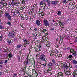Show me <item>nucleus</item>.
Returning a JSON list of instances; mask_svg holds the SVG:
<instances>
[{
  "instance_id": "5",
  "label": "nucleus",
  "mask_w": 77,
  "mask_h": 77,
  "mask_svg": "<svg viewBox=\"0 0 77 77\" xmlns=\"http://www.w3.org/2000/svg\"><path fill=\"white\" fill-rule=\"evenodd\" d=\"M22 40L24 41V44H25L27 45H29V44H30V42L28 41H27V39H22Z\"/></svg>"
},
{
  "instance_id": "39",
  "label": "nucleus",
  "mask_w": 77,
  "mask_h": 77,
  "mask_svg": "<svg viewBox=\"0 0 77 77\" xmlns=\"http://www.w3.org/2000/svg\"><path fill=\"white\" fill-rule=\"evenodd\" d=\"M37 53H38V54H37V55H39V56H41V52H39V51H37Z\"/></svg>"
},
{
  "instance_id": "10",
  "label": "nucleus",
  "mask_w": 77,
  "mask_h": 77,
  "mask_svg": "<svg viewBox=\"0 0 77 77\" xmlns=\"http://www.w3.org/2000/svg\"><path fill=\"white\" fill-rule=\"evenodd\" d=\"M7 18L8 20L9 21H11L12 20V17L11 16H8L7 17Z\"/></svg>"
},
{
  "instance_id": "16",
  "label": "nucleus",
  "mask_w": 77,
  "mask_h": 77,
  "mask_svg": "<svg viewBox=\"0 0 77 77\" xmlns=\"http://www.w3.org/2000/svg\"><path fill=\"white\" fill-rule=\"evenodd\" d=\"M13 41L14 42H17V41H18V38H17V37H15Z\"/></svg>"
},
{
  "instance_id": "21",
  "label": "nucleus",
  "mask_w": 77,
  "mask_h": 77,
  "mask_svg": "<svg viewBox=\"0 0 77 77\" xmlns=\"http://www.w3.org/2000/svg\"><path fill=\"white\" fill-rule=\"evenodd\" d=\"M5 3V1L4 0H2L0 2L1 4V5H2L4 4V3Z\"/></svg>"
},
{
  "instance_id": "46",
  "label": "nucleus",
  "mask_w": 77,
  "mask_h": 77,
  "mask_svg": "<svg viewBox=\"0 0 77 77\" xmlns=\"http://www.w3.org/2000/svg\"><path fill=\"white\" fill-rule=\"evenodd\" d=\"M43 33H45V29H44L42 31Z\"/></svg>"
},
{
  "instance_id": "6",
  "label": "nucleus",
  "mask_w": 77,
  "mask_h": 77,
  "mask_svg": "<svg viewBox=\"0 0 77 77\" xmlns=\"http://www.w3.org/2000/svg\"><path fill=\"white\" fill-rule=\"evenodd\" d=\"M7 43L8 45H12V40L8 39L7 41Z\"/></svg>"
},
{
  "instance_id": "56",
  "label": "nucleus",
  "mask_w": 77,
  "mask_h": 77,
  "mask_svg": "<svg viewBox=\"0 0 77 77\" xmlns=\"http://www.w3.org/2000/svg\"><path fill=\"white\" fill-rule=\"evenodd\" d=\"M35 31H37V28H35L34 29Z\"/></svg>"
},
{
  "instance_id": "57",
  "label": "nucleus",
  "mask_w": 77,
  "mask_h": 77,
  "mask_svg": "<svg viewBox=\"0 0 77 77\" xmlns=\"http://www.w3.org/2000/svg\"><path fill=\"white\" fill-rule=\"evenodd\" d=\"M67 50H70V48L69 47H68L67 48Z\"/></svg>"
},
{
  "instance_id": "58",
  "label": "nucleus",
  "mask_w": 77,
  "mask_h": 77,
  "mask_svg": "<svg viewBox=\"0 0 77 77\" xmlns=\"http://www.w3.org/2000/svg\"><path fill=\"white\" fill-rule=\"evenodd\" d=\"M14 76H17V74H14Z\"/></svg>"
},
{
  "instance_id": "18",
  "label": "nucleus",
  "mask_w": 77,
  "mask_h": 77,
  "mask_svg": "<svg viewBox=\"0 0 77 77\" xmlns=\"http://www.w3.org/2000/svg\"><path fill=\"white\" fill-rule=\"evenodd\" d=\"M7 25H8L9 26H12V24L10 22L8 21L7 23Z\"/></svg>"
},
{
  "instance_id": "7",
  "label": "nucleus",
  "mask_w": 77,
  "mask_h": 77,
  "mask_svg": "<svg viewBox=\"0 0 77 77\" xmlns=\"http://www.w3.org/2000/svg\"><path fill=\"white\" fill-rule=\"evenodd\" d=\"M23 47V45L21 44H18L17 46V48H22Z\"/></svg>"
},
{
  "instance_id": "44",
  "label": "nucleus",
  "mask_w": 77,
  "mask_h": 77,
  "mask_svg": "<svg viewBox=\"0 0 77 77\" xmlns=\"http://www.w3.org/2000/svg\"><path fill=\"white\" fill-rule=\"evenodd\" d=\"M53 13V10L51 11L50 12V14L51 13V14H52Z\"/></svg>"
},
{
  "instance_id": "48",
  "label": "nucleus",
  "mask_w": 77,
  "mask_h": 77,
  "mask_svg": "<svg viewBox=\"0 0 77 77\" xmlns=\"http://www.w3.org/2000/svg\"><path fill=\"white\" fill-rule=\"evenodd\" d=\"M38 47L40 50H41V45H39L38 46Z\"/></svg>"
},
{
  "instance_id": "51",
  "label": "nucleus",
  "mask_w": 77,
  "mask_h": 77,
  "mask_svg": "<svg viewBox=\"0 0 77 77\" xmlns=\"http://www.w3.org/2000/svg\"><path fill=\"white\" fill-rule=\"evenodd\" d=\"M27 45L25 44H24V47H27Z\"/></svg>"
},
{
  "instance_id": "2",
  "label": "nucleus",
  "mask_w": 77,
  "mask_h": 77,
  "mask_svg": "<svg viewBox=\"0 0 77 77\" xmlns=\"http://www.w3.org/2000/svg\"><path fill=\"white\" fill-rule=\"evenodd\" d=\"M43 25L46 27H48L50 24H49V22L46 19H44L43 20Z\"/></svg>"
},
{
  "instance_id": "13",
  "label": "nucleus",
  "mask_w": 77,
  "mask_h": 77,
  "mask_svg": "<svg viewBox=\"0 0 77 77\" xmlns=\"http://www.w3.org/2000/svg\"><path fill=\"white\" fill-rule=\"evenodd\" d=\"M4 14L5 15V17H8V16H9V13H8V12H6L5 13V14Z\"/></svg>"
},
{
  "instance_id": "36",
  "label": "nucleus",
  "mask_w": 77,
  "mask_h": 77,
  "mask_svg": "<svg viewBox=\"0 0 77 77\" xmlns=\"http://www.w3.org/2000/svg\"><path fill=\"white\" fill-rule=\"evenodd\" d=\"M41 12L40 13V14L41 15H42V16H44V14H44V13H43V12L41 11Z\"/></svg>"
},
{
  "instance_id": "42",
  "label": "nucleus",
  "mask_w": 77,
  "mask_h": 77,
  "mask_svg": "<svg viewBox=\"0 0 77 77\" xmlns=\"http://www.w3.org/2000/svg\"><path fill=\"white\" fill-rule=\"evenodd\" d=\"M50 30H54V28H52L50 29Z\"/></svg>"
},
{
  "instance_id": "30",
  "label": "nucleus",
  "mask_w": 77,
  "mask_h": 77,
  "mask_svg": "<svg viewBox=\"0 0 77 77\" xmlns=\"http://www.w3.org/2000/svg\"><path fill=\"white\" fill-rule=\"evenodd\" d=\"M72 55H69L68 56V58L69 59H71L72 58Z\"/></svg>"
},
{
  "instance_id": "34",
  "label": "nucleus",
  "mask_w": 77,
  "mask_h": 77,
  "mask_svg": "<svg viewBox=\"0 0 77 77\" xmlns=\"http://www.w3.org/2000/svg\"><path fill=\"white\" fill-rule=\"evenodd\" d=\"M46 46L48 47L50 46V44L48 43L46 45Z\"/></svg>"
},
{
  "instance_id": "1",
  "label": "nucleus",
  "mask_w": 77,
  "mask_h": 77,
  "mask_svg": "<svg viewBox=\"0 0 77 77\" xmlns=\"http://www.w3.org/2000/svg\"><path fill=\"white\" fill-rule=\"evenodd\" d=\"M15 32L12 31L9 32L8 36L10 38H14L15 37Z\"/></svg>"
},
{
  "instance_id": "19",
  "label": "nucleus",
  "mask_w": 77,
  "mask_h": 77,
  "mask_svg": "<svg viewBox=\"0 0 77 77\" xmlns=\"http://www.w3.org/2000/svg\"><path fill=\"white\" fill-rule=\"evenodd\" d=\"M57 14L58 15H61V11L60 10L59 11Z\"/></svg>"
},
{
  "instance_id": "50",
  "label": "nucleus",
  "mask_w": 77,
  "mask_h": 77,
  "mask_svg": "<svg viewBox=\"0 0 77 77\" xmlns=\"http://www.w3.org/2000/svg\"><path fill=\"white\" fill-rule=\"evenodd\" d=\"M2 57H6L5 55H2Z\"/></svg>"
},
{
  "instance_id": "15",
  "label": "nucleus",
  "mask_w": 77,
  "mask_h": 77,
  "mask_svg": "<svg viewBox=\"0 0 77 77\" xmlns=\"http://www.w3.org/2000/svg\"><path fill=\"white\" fill-rule=\"evenodd\" d=\"M77 70H75L74 72H73V75H77Z\"/></svg>"
},
{
  "instance_id": "61",
  "label": "nucleus",
  "mask_w": 77,
  "mask_h": 77,
  "mask_svg": "<svg viewBox=\"0 0 77 77\" xmlns=\"http://www.w3.org/2000/svg\"><path fill=\"white\" fill-rule=\"evenodd\" d=\"M15 4H18V2H15Z\"/></svg>"
},
{
  "instance_id": "12",
  "label": "nucleus",
  "mask_w": 77,
  "mask_h": 77,
  "mask_svg": "<svg viewBox=\"0 0 77 77\" xmlns=\"http://www.w3.org/2000/svg\"><path fill=\"white\" fill-rule=\"evenodd\" d=\"M3 62L5 65H6L7 64V63L8 62V60H3Z\"/></svg>"
},
{
  "instance_id": "31",
  "label": "nucleus",
  "mask_w": 77,
  "mask_h": 77,
  "mask_svg": "<svg viewBox=\"0 0 77 77\" xmlns=\"http://www.w3.org/2000/svg\"><path fill=\"white\" fill-rule=\"evenodd\" d=\"M34 48L35 50V52H37V51H38V48L36 47H34Z\"/></svg>"
},
{
  "instance_id": "38",
  "label": "nucleus",
  "mask_w": 77,
  "mask_h": 77,
  "mask_svg": "<svg viewBox=\"0 0 77 77\" xmlns=\"http://www.w3.org/2000/svg\"><path fill=\"white\" fill-rule=\"evenodd\" d=\"M72 55H74V56H77V54L75 53V52H74L73 53Z\"/></svg>"
},
{
  "instance_id": "43",
  "label": "nucleus",
  "mask_w": 77,
  "mask_h": 77,
  "mask_svg": "<svg viewBox=\"0 0 77 77\" xmlns=\"http://www.w3.org/2000/svg\"><path fill=\"white\" fill-rule=\"evenodd\" d=\"M75 42H77V37L75 39Z\"/></svg>"
},
{
  "instance_id": "40",
  "label": "nucleus",
  "mask_w": 77,
  "mask_h": 77,
  "mask_svg": "<svg viewBox=\"0 0 77 77\" xmlns=\"http://www.w3.org/2000/svg\"><path fill=\"white\" fill-rule=\"evenodd\" d=\"M60 24L63 26V25H64V23L63 22H60Z\"/></svg>"
},
{
  "instance_id": "9",
  "label": "nucleus",
  "mask_w": 77,
  "mask_h": 77,
  "mask_svg": "<svg viewBox=\"0 0 77 77\" xmlns=\"http://www.w3.org/2000/svg\"><path fill=\"white\" fill-rule=\"evenodd\" d=\"M36 24L38 26H40V24H41V22H40V21L39 20H37L36 21Z\"/></svg>"
},
{
  "instance_id": "27",
  "label": "nucleus",
  "mask_w": 77,
  "mask_h": 77,
  "mask_svg": "<svg viewBox=\"0 0 77 77\" xmlns=\"http://www.w3.org/2000/svg\"><path fill=\"white\" fill-rule=\"evenodd\" d=\"M4 72L2 71H0V75H3Z\"/></svg>"
},
{
  "instance_id": "11",
  "label": "nucleus",
  "mask_w": 77,
  "mask_h": 77,
  "mask_svg": "<svg viewBox=\"0 0 77 77\" xmlns=\"http://www.w3.org/2000/svg\"><path fill=\"white\" fill-rule=\"evenodd\" d=\"M51 3L53 5H56L57 3V2L56 1H51Z\"/></svg>"
},
{
  "instance_id": "52",
  "label": "nucleus",
  "mask_w": 77,
  "mask_h": 77,
  "mask_svg": "<svg viewBox=\"0 0 77 77\" xmlns=\"http://www.w3.org/2000/svg\"><path fill=\"white\" fill-rule=\"evenodd\" d=\"M43 4H44V7H45V6H46V5H46V4L44 3Z\"/></svg>"
},
{
  "instance_id": "22",
  "label": "nucleus",
  "mask_w": 77,
  "mask_h": 77,
  "mask_svg": "<svg viewBox=\"0 0 77 77\" xmlns=\"http://www.w3.org/2000/svg\"><path fill=\"white\" fill-rule=\"evenodd\" d=\"M70 53H73V52H74V50L72 49H71L70 50Z\"/></svg>"
},
{
  "instance_id": "29",
  "label": "nucleus",
  "mask_w": 77,
  "mask_h": 77,
  "mask_svg": "<svg viewBox=\"0 0 77 77\" xmlns=\"http://www.w3.org/2000/svg\"><path fill=\"white\" fill-rule=\"evenodd\" d=\"M44 2L43 1H41L40 3V5H43V4H44V2Z\"/></svg>"
},
{
  "instance_id": "37",
  "label": "nucleus",
  "mask_w": 77,
  "mask_h": 77,
  "mask_svg": "<svg viewBox=\"0 0 77 77\" xmlns=\"http://www.w3.org/2000/svg\"><path fill=\"white\" fill-rule=\"evenodd\" d=\"M42 65H43V67H45V68H46V67H47V66H46V65H45V64H43Z\"/></svg>"
},
{
  "instance_id": "49",
  "label": "nucleus",
  "mask_w": 77,
  "mask_h": 77,
  "mask_svg": "<svg viewBox=\"0 0 77 77\" xmlns=\"http://www.w3.org/2000/svg\"><path fill=\"white\" fill-rule=\"evenodd\" d=\"M49 0H43V2H48Z\"/></svg>"
},
{
  "instance_id": "59",
  "label": "nucleus",
  "mask_w": 77,
  "mask_h": 77,
  "mask_svg": "<svg viewBox=\"0 0 77 77\" xmlns=\"http://www.w3.org/2000/svg\"><path fill=\"white\" fill-rule=\"evenodd\" d=\"M50 56H53V55L51 53L50 54Z\"/></svg>"
},
{
  "instance_id": "53",
  "label": "nucleus",
  "mask_w": 77,
  "mask_h": 77,
  "mask_svg": "<svg viewBox=\"0 0 77 77\" xmlns=\"http://www.w3.org/2000/svg\"><path fill=\"white\" fill-rule=\"evenodd\" d=\"M66 0H64L63 1V2L64 3H66Z\"/></svg>"
},
{
  "instance_id": "64",
  "label": "nucleus",
  "mask_w": 77,
  "mask_h": 77,
  "mask_svg": "<svg viewBox=\"0 0 77 77\" xmlns=\"http://www.w3.org/2000/svg\"><path fill=\"white\" fill-rule=\"evenodd\" d=\"M20 15V17H22V16H23V15H22V14H21Z\"/></svg>"
},
{
  "instance_id": "63",
  "label": "nucleus",
  "mask_w": 77,
  "mask_h": 77,
  "mask_svg": "<svg viewBox=\"0 0 77 77\" xmlns=\"http://www.w3.org/2000/svg\"><path fill=\"white\" fill-rule=\"evenodd\" d=\"M73 75V77H75L76 75Z\"/></svg>"
},
{
  "instance_id": "55",
  "label": "nucleus",
  "mask_w": 77,
  "mask_h": 77,
  "mask_svg": "<svg viewBox=\"0 0 77 77\" xmlns=\"http://www.w3.org/2000/svg\"><path fill=\"white\" fill-rule=\"evenodd\" d=\"M0 41H2V37H0Z\"/></svg>"
},
{
  "instance_id": "33",
  "label": "nucleus",
  "mask_w": 77,
  "mask_h": 77,
  "mask_svg": "<svg viewBox=\"0 0 77 77\" xmlns=\"http://www.w3.org/2000/svg\"><path fill=\"white\" fill-rule=\"evenodd\" d=\"M6 5H7V3H6V2H5V3H4L3 5V6H6Z\"/></svg>"
},
{
  "instance_id": "47",
  "label": "nucleus",
  "mask_w": 77,
  "mask_h": 77,
  "mask_svg": "<svg viewBox=\"0 0 77 77\" xmlns=\"http://www.w3.org/2000/svg\"><path fill=\"white\" fill-rule=\"evenodd\" d=\"M26 71V67H24V72H25V71Z\"/></svg>"
},
{
  "instance_id": "17",
  "label": "nucleus",
  "mask_w": 77,
  "mask_h": 77,
  "mask_svg": "<svg viewBox=\"0 0 77 77\" xmlns=\"http://www.w3.org/2000/svg\"><path fill=\"white\" fill-rule=\"evenodd\" d=\"M73 64H74L75 65H76L77 63V61L75 60H74L72 61Z\"/></svg>"
},
{
  "instance_id": "45",
  "label": "nucleus",
  "mask_w": 77,
  "mask_h": 77,
  "mask_svg": "<svg viewBox=\"0 0 77 77\" xmlns=\"http://www.w3.org/2000/svg\"><path fill=\"white\" fill-rule=\"evenodd\" d=\"M65 74H66V75H67V76H68V77H69V75H71L70 73H69V74H67V73H65Z\"/></svg>"
},
{
  "instance_id": "26",
  "label": "nucleus",
  "mask_w": 77,
  "mask_h": 77,
  "mask_svg": "<svg viewBox=\"0 0 77 77\" xmlns=\"http://www.w3.org/2000/svg\"><path fill=\"white\" fill-rule=\"evenodd\" d=\"M52 62L54 65H56V62H55V60H54L53 59L52 60Z\"/></svg>"
},
{
  "instance_id": "14",
  "label": "nucleus",
  "mask_w": 77,
  "mask_h": 77,
  "mask_svg": "<svg viewBox=\"0 0 77 77\" xmlns=\"http://www.w3.org/2000/svg\"><path fill=\"white\" fill-rule=\"evenodd\" d=\"M12 56H13V55H12V54L11 53L8 55V57H10V58L12 57Z\"/></svg>"
},
{
  "instance_id": "25",
  "label": "nucleus",
  "mask_w": 77,
  "mask_h": 77,
  "mask_svg": "<svg viewBox=\"0 0 77 77\" xmlns=\"http://www.w3.org/2000/svg\"><path fill=\"white\" fill-rule=\"evenodd\" d=\"M0 29H4V26L0 25Z\"/></svg>"
},
{
  "instance_id": "24",
  "label": "nucleus",
  "mask_w": 77,
  "mask_h": 77,
  "mask_svg": "<svg viewBox=\"0 0 77 77\" xmlns=\"http://www.w3.org/2000/svg\"><path fill=\"white\" fill-rule=\"evenodd\" d=\"M26 60V61L25 62V64L26 65H29V64H30L29 63V61H28V60Z\"/></svg>"
},
{
  "instance_id": "8",
  "label": "nucleus",
  "mask_w": 77,
  "mask_h": 77,
  "mask_svg": "<svg viewBox=\"0 0 77 77\" xmlns=\"http://www.w3.org/2000/svg\"><path fill=\"white\" fill-rule=\"evenodd\" d=\"M28 1H29V0H23L22 1V4L23 5V4H27L28 3H26V2H28Z\"/></svg>"
},
{
  "instance_id": "54",
  "label": "nucleus",
  "mask_w": 77,
  "mask_h": 77,
  "mask_svg": "<svg viewBox=\"0 0 77 77\" xmlns=\"http://www.w3.org/2000/svg\"><path fill=\"white\" fill-rule=\"evenodd\" d=\"M69 67L70 68H72V66H71V65H69Z\"/></svg>"
},
{
  "instance_id": "35",
  "label": "nucleus",
  "mask_w": 77,
  "mask_h": 77,
  "mask_svg": "<svg viewBox=\"0 0 77 77\" xmlns=\"http://www.w3.org/2000/svg\"><path fill=\"white\" fill-rule=\"evenodd\" d=\"M9 5H10V6H13V4L11 2L9 3Z\"/></svg>"
},
{
  "instance_id": "4",
  "label": "nucleus",
  "mask_w": 77,
  "mask_h": 77,
  "mask_svg": "<svg viewBox=\"0 0 77 77\" xmlns=\"http://www.w3.org/2000/svg\"><path fill=\"white\" fill-rule=\"evenodd\" d=\"M63 73L61 72H59L57 74V77L58 76L59 77H63Z\"/></svg>"
},
{
  "instance_id": "60",
  "label": "nucleus",
  "mask_w": 77,
  "mask_h": 77,
  "mask_svg": "<svg viewBox=\"0 0 77 77\" xmlns=\"http://www.w3.org/2000/svg\"><path fill=\"white\" fill-rule=\"evenodd\" d=\"M13 15H14L15 16L16 15V14H15V12H14V13H13Z\"/></svg>"
},
{
  "instance_id": "62",
  "label": "nucleus",
  "mask_w": 77,
  "mask_h": 77,
  "mask_svg": "<svg viewBox=\"0 0 77 77\" xmlns=\"http://www.w3.org/2000/svg\"><path fill=\"white\" fill-rule=\"evenodd\" d=\"M27 69H28V70H30V69H31L29 68H27Z\"/></svg>"
},
{
  "instance_id": "20",
  "label": "nucleus",
  "mask_w": 77,
  "mask_h": 77,
  "mask_svg": "<svg viewBox=\"0 0 77 77\" xmlns=\"http://www.w3.org/2000/svg\"><path fill=\"white\" fill-rule=\"evenodd\" d=\"M48 66H53V64L51 62L49 63L48 64Z\"/></svg>"
},
{
  "instance_id": "41",
  "label": "nucleus",
  "mask_w": 77,
  "mask_h": 77,
  "mask_svg": "<svg viewBox=\"0 0 77 77\" xmlns=\"http://www.w3.org/2000/svg\"><path fill=\"white\" fill-rule=\"evenodd\" d=\"M17 14H18V15H20V14H21V13L19 12V11H17Z\"/></svg>"
},
{
  "instance_id": "32",
  "label": "nucleus",
  "mask_w": 77,
  "mask_h": 77,
  "mask_svg": "<svg viewBox=\"0 0 77 77\" xmlns=\"http://www.w3.org/2000/svg\"><path fill=\"white\" fill-rule=\"evenodd\" d=\"M3 60H0V64L2 65L3 64Z\"/></svg>"
},
{
  "instance_id": "3",
  "label": "nucleus",
  "mask_w": 77,
  "mask_h": 77,
  "mask_svg": "<svg viewBox=\"0 0 77 77\" xmlns=\"http://www.w3.org/2000/svg\"><path fill=\"white\" fill-rule=\"evenodd\" d=\"M40 59L42 61H45V56L44 54H42L40 57Z\"/></svg>"
},
{
  "instance_id": "23",
  "label": "nucleus",
  "mask_w": 77,
  "mask_h": 77,
  "mask_svg": "<svg viewBox=\"0 0 77 77\" xmlns=\"http://www.w3.org/2000/svg\"><path fill=\"white\" fill-rule=\"evenodd\" d=\"M47 2L48 5V6H50V2H51L49 0Z\"/></svg>"
},
{
  "instance_id": "28",
  "label": "nucleus",
  "mask_w": 77,
  "mask_h": 77,
  "mask_svg": "<svg viewBox=\"0 0 77 77\" xmlns=\"http://www.w3.org/2000/svg\"><path fill=\"white\" fill-rule=\"evenodd\" d=\"M20 60H21V57L19 56L18 57V62H21V61H20Z\"/></svg>"
}]
</instances>
